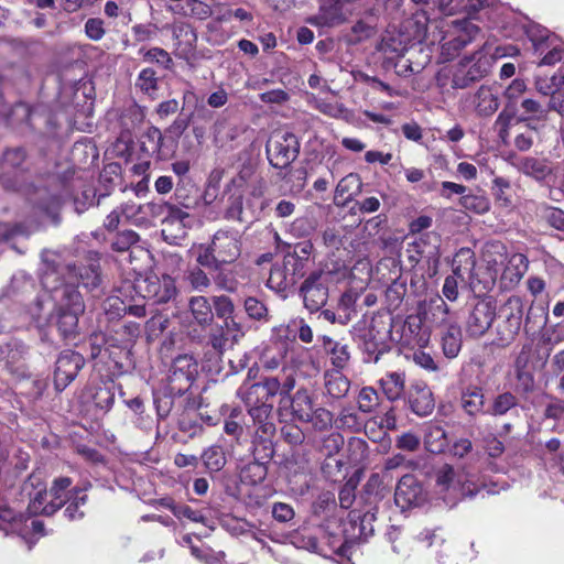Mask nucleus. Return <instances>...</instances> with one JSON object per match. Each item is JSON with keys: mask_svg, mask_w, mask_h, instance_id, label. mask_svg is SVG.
<instances>
[{"mask_svg": "<svg viewBox=\"0 0 564 564\" xmlns=\"http://www.w3.org/2000/svg\"><path fill=\"white\" fill-rule=\"evenodd\" d=\"M296 384L295 371L282 367L275 375L261 376L258 382L242 384L237 395L245 405H257L270 408V416L273 412L271 400L279 397L278 413L282 417L290 414L293 420L304 423L314 410V401L306 388H300L292 394Z\"/></svg>", "mask_w": 564, "mask_h": 564, "instance_id": "obj_1", "label": "nucleus"}, {"mask_svg": "<svg viewBox=\"0 0 564 564\" xmlns=\"http://www.w3.org/2000/svg\"><path fill=\"white\" fill-rule=\"evenodd\" d=\"M242 249L241 236L237 230H217L209 245L200 246L197 263L209 270H218L235 263Z\"/></svg>", "mask_w": 564, "mask_h": 564, "instance_id": "obj_2", "label": "nucleus"}, {"mask_svg": "<svg viewBox=\"0 0 564 564\" xmlns=\"http://www.w3.org/2000/svg\"><path fill=\"white\" fill-rule=\"evenodd\" d=\"M352 339L365 364H378L393 347L391 325L375 317L369 325L355 327Z\"/></svg>", "mask_w": 564, "mask_h": 564, "instance_id": "obj_3", "label": "nucleus"}, {"mask_svg": "<svg viewBox=\"0 0 564 564\" xmlns=\"http://www.w3.org/2000/svg\"><path fill=\"white\" fill-rule=\"evenodd\" d=\"M246 408L257 427L252 440L251 459L269 465L275 453L273 436L276 431L273 416H270V408L268 405H246Z\"/></svg>", "mask_w": 564, "mask_h": 564, "instance_id": "obj_4", "label": "nucleus"}, {"mask_svg": "<svg viewBox=\"0 0 564 564\" xmlns=\"http://www.w3.org/2000/svg\"><path fill=\"white\" fill-rule=\"evenodd\" d=\"M491 68L490 57L482 52L464 56L451 69V86L465 89L485 78Z\"/></svg>", "mask_w": 564, "mask_h": 564, "instance_id": "obj_5", "label": "nucleus"}, {"mask_svg": "<svg viewBox=\"0 0 564 564\" xmlns=\"http://www.w3.org/2000/svg\"><path fill=\"white\" fill-rule=\"evenodd\" d=\"M28 152L22 147L7 149L0 159V184L6 191L19 192L26 184Z\"/></svg>", "mask_w": 564, "mask_h": 564, "instance_id": "obj_6", "label": "nucleus"}, {"mask_svg": "<svg viewBox=\"0 0 564 564\" xmlns=\"http://www.w3.org/2000/svg\"><path fill=\"white\" fill-rule=\"evenodd\" d=\"M334 285L333 272L323 270L312 272L300 288L305 308L311 313L324 308Z\"/></svg>", "mask_w": 564, "mask_h": 564, "instance_id": "obj_7", "label": "nucleus"}, {"mask_svg": "<svg viewBox=\"0 0 564 564\" xmlns=\"http://www.w3.org/2000/svg\"><path fill=\"white\" fill-rule=\"evenodd\" d=\"M527 90L524 80L516 78L506 88L503 96L506 104L501 112L498 115L494 123V129L497 131L498 138L502 143H507L510 137V128L519 111V105L523 94Z\"/></svg>", "mask_w": 564, "mask_h": 564, "instance_id": "obj_8", "label": "nucleus"}, {"mask_svg": "<svg viewBox=\"0 0 564 564\" xmlns=\"http://www.w3.org/2000/svg\"><path fill=\"white\" fill-rule=\"evenodd\" d=\"M133 288L143 300L151 301L153 304L169 303L178 293L175 280L167 274L161 276L151 274L137 279Z\"/></svg>", "mask_w": 564, "mask_h": 564, "instance_id": "obj_9", "label": "nucleus"}, {"mask_svg": "<svg viewBox=\"0 0 564 564\" xmlns=\"http://www.w3.org/2000/svg\"><path fill=\"white\" fill-rule=\"evenodd\" d=\"M524 304L520 296H510L500 308L497 335L500 345L511 344L522 325Z\"/></svg>", "mask_w": 564, "mask_h": 564, "instance_id": "obj_10", "label": "nucleus"}, {"mask_svg": "<svg viewBox=\"0 0 564 564\" xmlns=\"http://www.w3.org/2000/svg\"><path fill=\"white\" fill-rule=\"evenodd\" d=\"M198 376V362L191 355L174 358L167 377L166 390L182 397L186 394Z\"/></svg>", "mask_w": 564, "mask_h": 564, "instance_id": "obj_11", "label": "nucleus"}, {"mask_svg": "<svg viewBox=\"0 0 564 564\" xmlns=\"http://www.w3.org/2000/svg\"><path fill=\"white\" fill-rule=\"evenodd\" d=\"M300 141L292 132L276 134L267 142L265 153L274 169H288L300 154Z\"/></svg>", "mask_w": 564, "mask_h": 564, "instance_id": "obj_12", "label": "nucleus"}, {"mask_svg": "<svg viewBox=\"0 0 564 564\" xmlns=\"http://www.w3.org/2000/svg\"><path fill=\"white\" fill-rule=\"evenodd\" d=\"M427 501V491L423 484L412 474L403 475L394 490V502L402 512L419 508Z\"/></svg>", "mask_w": 564, "mask_h": 564, "instance_id": "obj_13", "label": "nucleus"}, {"mask_svg": "<svg viewBox=\"0 0 564 564\" xmlns=\"http://www.w3.org/2000/svg\"><path fill=\"white\" fill-rule=\"evenodd\" d=\"M85 366L82 354L65 349L59 352L54 369V388L57 392L64 391L78 376Z\"/></svg>", "mask_w": 564, "mask_h": 564, "instance_id": "obj_14", "label": "nucleus"}, {"mask_svg": "<svg viewBox=\"0 0 564 564\" xmlns=\"http://www.w3.org/2000/svg\"><path fill=\"white\" fill-rule=\"evenodd\" d=\"M159 208H167V214L161 220L164 239L169 243L178 245L187 236V229L191 228L193 220L192 215L170 204H162Z\"/></svg>", "mask_w": 564, "mask_h": 564, "instance_id": "obj_15", "label": "nucleus"}, {"mask_svg": "<svg viewBox=\"0 0 564 564\" xmlns=\"http://www.w3.org/2000/svg\"><path fill=\"white\" fill-rule=\"evenodd\" d=\"M496 316V305L488 299H477L466 319V332L470 337L482 336Z\"/></svg>", "mask_w": 564, "mask_h": 564, "instance_id": "obj_16", "label": "nucleus"}, {"mask_svg": "<svg viewBox=\"0 0 564 564\" xmlns=\"http://www.w3.org/2000/svg\"><path fill=\"white\" fill-rule=\"evenodd\" d=\"M404 401L410 411L420 417L431 415L435 409L434 394L424 381L412 382L406 389Z\"/></svg>", "mask_w": 564, "mask_h": 564, "instance_id": "obj_17", "label": "nucleus"}, {"mask_svg": "<svg viewBox=\"0 0 564 564\" xmlns=\"http://www.w3.org/2000/svg\"><path fill=\"white\" fill-rule=\"evenodd\" d=\"M131 349L132 347L119 343L118 337H110L105 355H107L111 376H121L128 371L132 365Z\"/></svg>", "mask_w": 564, "mask_h": 564, "instance_id": "obj_18", "label": "nucleus"}, {"mask_svg": "<svg viewBox=\"0 0 564 564\" xmlns=\"http://www.w3.org/2000/svg\"><path fill=\"white\" fill-rule=\"evenodd\" d=\"M200 200V195L197 186L191 178H183L177 181L173 197L169 202L162 204L174 205L176 208H183L188 212L195 209Z\"/></svg>", "mask_w": 564, "mask_h": 564, "instance_id": "obj_19", "label": "nucleus"}, {"mask_svg": "<svg viewBox=\"0 0 564 564\" xmlns=\"http://www.w3.org/2000/svg\"><path fill=\"white\" fill-rule=\"evenodd\" d=\"M318 340L325 354L329 356L333 370L343 371L349 366L351 355L347 344L335 340L328 335L319 336Z\"/></svg>", "mask_w": 564, "mask_h": 564, "instance_id": "obj_20", "label": "nucleus"}, {"mask_svg": "<svg viewBox=\"0 0 564 564\" xmlns=\"http://www.w3.org/2000/svg\"><path fill=\"white\" fill-rule=\"evenodd\" d=\"M72 485L73 479L67 476L57 477L52 481L48 490L51 500L45 505L44 516H53L66 505L68 497L72 496Z\"/></svg>", "mask_w": 564, "mask_h": 564, "instance_id": "obj_21", "label": "nucleus"}, {"mask_svg": "<svg viewBox=\"0 0 564 564\" xmlns=\"http://www.w3.org/2000/svg\"><path fill=\"white\" fill-rule=\"evenodd\" d=\"M381 50L387 55L384 61L386 66H393L398 75L409 76L420 72V65L413 66L411 61L405 58V47H392V45L387 40H383L381 43Z\"/></svg>", "mask_w": 564, "mask_h": 564, "instance_id": "obj_22", "label": "nucleus"}, {"mask_svg": "<svg viewBox=\"0 0 564 564\" xmlns=\"http://www.w3.org/2000/svg\"><path fill=\"white\" fill-rule=\"evenodd\" d=\"M459 402L464 412L470 417L486 414L485 393L479 386L469 384L463 389Z\"/></svg>", "mask_w": 564, "mask_h": 564, "instance_id": "obj_23", "label": "nucleus"}, {"mask_svg": "<svg viewBox=\"0 0 564 564\" xmlns=\"http://www.w3.org/2000/svg\"><path fill=\"white\" fill-rule=\"evenodd\" d=\"M473 105L477 116L491 117L499 108L498 94L490 86L481 85L473 97Z\"/></svg>", "mask_w": 564, "mask_h": 564, "instance_id": "obj_24", "label": "nucleus"}, {"mask_svg": "<svg viewBox=\"0 0 564 564\" xmlns=\"http://www.w3.org/2000/svg\"><path fill=\"white\" fill-rule=\"evenodd\" d=\"M476 267L475 252L470 248H460L453 258V274L457 275L460 282L466 283L474 279Z\"/></svg>", "mask_w": 564, "mask_h": 564, "instance_id": "obj_25", "label": "nucleus"}, {"mask_svg": "<svg viewBox=\"0 0 564 564\" xmlns=\"http://www.w3.org/2000/svg\"><path fill=\"white\" fill-rule=\"evenodd\" d=\"M345 438L344 436L338 432H333L322 438L321 442V452L326 456V460L324 462L322 469L325 474L330 476V471L328 470L330 468V460H333L340 470L343 466V462L340 459H335L334 456L337 455L340 449L344 447Z\"/></svg>", "mask_w": 564, "mask_h": 564, "instance_id": "obj_26", "label": "nucleus"}, {"mask_svg": "<svg viewBox=\"0 0 564 564\" xmlns=\"http://www.w3.org/2000/svg\"><path fill=\"white\" fill-rule=\"evenodd\" d=\"M91 487L90 482H87L85 486L79 487L75 486L69 490L72 494L70 497H68V500L66 502V508L64 510V516L69 521H76L82 520L85 517L84 507L88 502V496L86 491Z\"/></svg>", "mask_w": 564, "mask_h": 564, "instance_id": "obj_27", "label": "nucleus"}, {"mask_svg": "<svg viewBox=\"0 0 564 564\" xmlns=\"http://www.w3.org/2000/svg\"><path fill=\"white\" fill-rule=\"evenodd\" d=\"M362 181L359 174L349 173L344 176L335 189L334 202L337 205H345L361 193Z\"/></svg>", "mask_w": 564, "mask_h": 564, "instance_id": "obj_28", "label": "nucleus"}, {"mask_svg": "<svg viewBox=\"0 0 564 564\" xmlns=\"http://www.w3.org/2000/svg\"><path fill=\"white\" fill-rule=\"evenodd\" d=\"M380 388L389 401H397L404 397L405 389V373L401 371L387 372L379 380Z\"/></svg>", "mask_w": 564, "mask_h": 564, "instance_id": "obj_29", "label": "nucleus"}, {"mask_svg": "<svg viewBox=\"0 0 564 564\" xmlns=\"http://www.w3.org/2000/svg\"><path fill=\"white\" fill-rule=\"evenodd\" d=\"M297 283L296 279L286 271L285 265L282 263H274L269 273L267 286L276 293H285Z\"/></svg>", "mask_w": 564, "mask_h": 564, "instance_id": "obj_30", "label": "nucleus"}, {"mask_svg": "<svg viewBox=\"0 0 564 564\" xmlns=\"http://www.w3.org/2000/svg\"><path fill=\"white\" fill-rule=\"evenodd\" d=\"M325 393L333 399H341L350 389L349 379L338 370H327L324 375Z\"/></svg>", "mask_w": 564, "mask_h": 564, "instance_id": "obj_31", "label": "nucleus"}, {"mask_svg": "<svg viewBox=\"0 0 564 564\" xmlns=\"http://www.w3.org/2000/svg\"><path fill=\"white\" fill-rule=\"evenodd\" d=\"M463 346L462 329L458 325H448L441 334V347L444 356L454 359L458 356Z\"/></svg>", "mask_w": 564, "mask_h": 564, "instance_id": "obj_32", "label": "nucleus"}, {"mask_svg": "<svg viewBox=\"0 0 564 564\" xmlns=\"http://www.w3.org/2000/svg\"><path fill=\"white\" fill-rule=\"evenodd\" d=\"M140 151L145 158L161 159L163 135L159 128L151 126L140 137Z\"/></svg>", "mask_w": 564, "mask_h": 564, "instance_id": "obj_33", "label": "nucleus"}, {"mask_svg": "<svg viewBox=\"0 0 564 564\" xmlns=\"http://www.w3.org/2000/svg\"><path fill=\"white\" fill-rule=\"evenodd\" d=\"M424 445L427 452L441 454L448 446L447 433L443 426L430 423L424 433Z\"/></svg>", "mask_w": 564, "mask_h": 564, "instance_id": "obj_34", "label": "nucleus"}, {"mask_svg": "<svg viewBox=\"0 0 564 564\" xmlns=\"http://www.w3.org/2000/svg\"><path fill=\"white\" fill-rule=\"evenodd\" d=\"M440 238L436 234H424L414 243L425 262L437 267L440 261Z\"/></svg>", "mask_w": 564, "mask_h": 564, "instance_id": "obj_35", "label": "nucleus"}, {"mask_svg": "<svg viewBox=\"0 0 564 564\" xmlns=\"http://www.w3.org/2000/svg\"><path fill=\"white\" fill-rule=\"evenodd\" d=\"M519 170L536 181H544L552 174V167L546 159L533 156L523 158L519 163Z\"/></svg>", "mask_w": 564, "mask_h": 564, "instance_id": "obj_36", "label": "nucleus"}, {"mask_svg": "<svg viewBox=\"0 0 564 564\" xmlns=\"http://www.w3.org/2000/svg\"><path fill=\"white\" fill-rule=\"evenodd\" d=\"M188 307L194 321L200 326H210L214 321L213 306L208 299L198 295L189 300Z\"/></svg>", "mask_w": 564, "mask_h": 564, "instance_id": "obj_37", "label": "nucleus"}, {"mask_svg": "<svg viewBox=\"0 0 564 564\" xmlns=\"http://www.w3.org/2000/svg\"><path fill=\"white\" fill-rule=\"evenodd\" d=\"M89 398L95 406L101 411H109L115 403L113 384L99 382L88 388Z\"/></svg>", "mask_w": 564, "mask_h": 564, "instance_id": "obj_38", "label": "nucleus"}, {"mask_svg": "<svg viewBox=\"0 0 564 564\" xmlns=\"http://www.w3.org/2000/svg\"><path fill=\"white\" fill-rule=\"evenodd\" d=\"M519 399L517 394L511 391L498 393L491 401L490 405L486 409V414L490 416H505L511 410L517 409Z\"/></svg>", "mask_w": 564, "mask_h": 564, "instance_id": "obj_39", "label": "nucleus"}, {"mask_svg": "<svg viewBox=\"0 0 564 564\" xmlns=\"http://www.w3.org/2000/svg\"><path fill=\"white\" fill-rule=\"evenodd\" d=\"M267 475L268 464L251 459L241 467L239 478L245 485L256 486L261 484Z\"/></svg>", "mask_w": 564, "mask_h": 564, "instance_id": "obj_40", "label": "nucleus"}, {"mask_svg": "<svg viewBox=\"0 0 564 564\" xmlns=\"http://www.w3.org/2000/svg\"><path fill=\"white\" fill-rule=\"evenodd\" d=\"M82 314L84 313L57 308L56 326L64 339H69L77 334L78 319Z\"/></svg>", "mask_w": 564, "mask_h": 564, "instance_id": "obj_41", "label": "nucleus"}, {"mask_svg": "<svg viewBox=\"0 0 564 564\" xmlns=\"http://www.w3.org/2000/svg\"><path fill=\"white\" fill-rule=\"evenodd\" d=\"M173 37L176 41L177 48L183 53H191L196 47L197 34L195 29L188 23H178L173 28Z\"/></svg>", "mask_w": 564, "mask_h": 564, "instance_id": "obj_42", "label": "nucleus"}, {"mask_svg": "<svg viewBox=\"0 0 564 564\" xmlns=\"http://www.w3.org/2000/svg\"><path fill=\"white\" fill-rule=\"evenodd\" d=\"M408 292L406 280L398 278L387 288L384 299L390 312L399 310Z\"/></svg>", "mask_w": 564, "mask_h": 564, "instance_id": "obj_43", "label": "nucleus"}, {"mask_svg": "<svg viewBox=\"0 0 564 564\" xmlns=\"http://www.w3.org/2000/svg\"><path fill=\"white\" fill-rule=\"evenodd\" d=\"M521 112L516 116L513 121L523 122L528 120H542L546 117L547 110L535 99L522 98L519 105Z\"/></svg>", "mask_w": 564, "mask_h": 564, "instance_id": "obj_44", "label": "nucleus"}, {"mask_svg": "<svg viewBox=\"0 0 564 564\" xmlns=\"http://www.w3.org/2000/svg\"><path fill=\"white\" fill-rule=\"evenodd\" d=\"M58 308L73 312H85V302L77 286L73 284H65L62 288Z\"/></svg>", "mask_w": 564, "mask_h": 564, "instance_id": "obj_45", "label": "nucleus"}, {"mask_svg": "<svg viewBox=\"0 0 564 564\" xmlns=\"http://www.w3.org/2000/svg\"><path fill=\"white\" fill-rule=\"evenodd\" d=\"M134 85L141 93L154 98L159 90V76L156 70L152 67L141 69Z\"/></svg>", "mask_w": 564, "mask_h": 564, "instance_id": "obj_46", "label": "nucleus"}, {"mask_svg": "<svg viewBox=\"0 0 564 564\" xmlns=\"http://www.w3.org/2000/svg\"><path fill=\"white\" fill-rule=\"evenodd\" d=\"M138 54L142 56L143 62L156 64L166 70L171 69L174 65L170 53L159 46H153L150 48L141 47Z\"/></svg>", "mask_w": 564, "mask_h": 564, "instance_id": "obj_47", "label": "nucleus"}, {"mask_svg": "<svg viewBox=\"0 0 564 564\" xmlns=\"http://www.w3.org/2000/svg\"><path fill=\"white\" fill-rule=\"evenodd\" d=\"M471 41L469 33H460L449 39H444L441 44V54L445 61L453 59Z\"/></svg>", "mask_w": 564, "mask_h": 564, "instance_id": "obj_48", "label": "nucleus"}, {"mask_svg": "<svg viewBox=\"0 0 564 564\" xmlns=\"http://www.w3.org/2000/svg\"><path fill=\"white\" fill-rule=\"evenodd\" d=\"M202 459L210 473L221 470L227 462L226 454L220 445H212L206 448L202 454Z\"/></svg>", "mask_w": 564, "mask_h": 564, "instance_id": "obj_49", "label": "nucleus"}, {"mask_svg": "<svg viewBox=\"0 0 564 564\" xmlns=\"http://www.w3.org/2000/svg\"><path fill=\"white\" fill-rule=\"evenodd\" d=\"M7 357H6V368L12 375L17 377H24L26 373L25 358H24V348L20 345H17V348L11 349L7 348Z\"/></svg>", "mask_w": 564, "mask_h": 564, "instance_id": "obj_50", "label": "nucleus"}, {"mask_svg": "<svg viewBox=\"0 0 564 564\" xmlns=\"http://www.w3.org/2000/svg\"><path fill=\"white\" fill-rule=\"evenodd\" d=\"M304 423H310L316 432H325L332 429L334 424V414L326 408H314Z\"/></svg>", "mask_w": 564, "mask_h": 564, "instance_id": "obj_51", "label": "nucleus"}, {"mask_svg": "<svg viewBox=\"0 0 564 564\" xmlns=\"http://www.w3.org/2000/svg\"><path fill=\"white\" fill-rule=\"evenodd\" d=\"M527 35L529 40L532 42L534 51L541 55L544 53L546 48L550 47V42L554 41L549 30L542 28L539 24L529 26L527 30Z\"/></svg>", "mask_w": 564, "mask_h": 564, "instance_id": "obj_52", "label": "nucleus"}, {"mask_svg": "<svg viewBox=\"0 0 564 564\" xmlns=\"http://www.w3.org/2000/svg\"><path fill=\"white\" fill-rule=\"evenodd\" d=\"M346 451L348 463L358 465L367 458L368 443L361 437H349Z\"/></svg>", "mask_w": 564, "mask_h": 564, "instance_id": "obj_53", "label": "nucleus"}, {"mask_svg": "<svg viewBox=\"0 0 564 564\" xmlns=\"http://www.w3.org/2000/svg\"><path fill=\"white\" fill-rule=\"evenodd\" d=\"M243 307L249 318L267 323L270 319L268 306L254 296H248L243 301Z\"/></svg>", "mask_w": 564, "mask_h": 564, "instance_id": "obj_54", "label": "nucleus"}, {"mask_svg": "<svg viewBox=\"0 0 564 564\" xmlns=\"http://www.w3.org/2000/svg\"><path fill=\"white\" fill-rule=\"evenodd\" d=\"M113 333L110 337H118L119 343L133 347L141 334V326L135 322H127L113 329Z\"/></svg>", "mask_w": 564, "mask_h": 564, "instance_id": "obj_55", "label": "nucleus"}, {"mask_svg": "<svg viewBox=\"0 0 564 564\" xmlns=\"http://www.w3.org/2000/svg\"><path fill=\"white\" fill-rule=\"evenodd\" d=\"M528 258L522 253H514L510 257L505 275L509 276L511 282H519L528 270Z\"/></svg>", "mask_w": 564, "mask_h": 564, "instance_id": "obj_56", "label": "nucleus"}, {"mask_svg": "<svg viewBox=\"0 0 564 564\" xmlns=\"http://www.w3.org/2000/svg\"><path fill=\"white\" fill-rule=\"evenodd\" d=\"M459 204L466 210L482 215L490 209L489 199L481 194H465L459 198Z\"/></svg>", "mask_w": 564, "mask_h": 564, "instance_id": "obj_57", "label": "nucleus"}, {"mask_svg": "<svg viewBox=\"0 0 564 564\" xmlns=\"http://www.w3.org/2000/svg\"><path fill=\"white\" fill-rule=\"evenodd\" d=\"M336 424L338 429L349 432H359L364 427V421L360 415L351 410L343 409L339 413L338 419L336 420Z\"/></svg>", "mask_w": 564, "mask_h": 564, "instance_id": "obj_58", "label": "nucleus"}, {"mask_svg": "<svg viewBox=\"0 0 564 564\" xmlns=\"http://www.w3.org/2000/svg\"><path fill=\"white\" fill-rule=\"evenodd\" d=\"M80 283L89 291L98 289L101 284V274L99 264H89L79 269Z\"/></svg>", "mask_w": 564, "mask_h": 564, "instance_id": "obj_59", "label": "nucleus"}, {"mask_svg": "<svg viewBox=\"0 0 564 564\" xmlns=\"http://www.w3.org/2000/svg\"><path fill=\"white\" fill-rule=\"evenodd\" d=\"M282 440L290 446H300L305 442V433L294 422H284L280 429Z\"/></svg>", "mask_w": 564, "mask_h": 564, "instance_id": "obj_60", "label": "nucleus"}, {"mask_svg": "<svg viewBox=\"0 0 564 564\" xmlns=\"http://www.w3.org/2000/svg\"><path fill=\"white\" fill-rule=\"evenodd\" d=\"M319 18L326 25H336L343 22L341 8L333 0H325L321 7Z\"/></svg>", "mask_w": 564, "mask_h": 564, "instance_id": "obj_61", "label": "nucleus"}, {"mask_svg": "<svg viewBox=\"0 0 564 564\" xmlns=\"http://www.w3.org/2000/svg\"><path fill=\"white\" fill-rule=\"evenodd\" d=\"M295 325L294 319L291 321L289 324H281L278 326H274L272 328V340L276 344H280V347L285 346L286 351L289 350V344H292L296 340L295 338Z\"/></svg>", "mask_w": 564, "mask_h": 564, "instance_id": "obj_62", "label": "nucleus"}, {"mask_svg": "<svg viewBox=\"0 0 564 564\" xmlns=\"http://www.w3.org/2000/svg\"><path fill=\"white\" fill-rule=\"evenodd\" d=\"M516 392L522 397H528L535 391V378L532 370L514 371Z\"/></svg>", "mask_w": 564, "mask_h": 564, "instance_id": "obj_63", "label": "nucleus"}, {"mask_svg": "<svg viewBox=\"0 0 564 564\" xmlns=\"http://www.w3.org/2000/svg\"><path fill=\"white\" fill-rule=\"evenodd\" d=\"M380 397L372 387H364L358 394V409L364 413L372 412L379 405Z\"/></svg>", "mask_w": 564, "mask_h": 564, "instance_id": "obj_64", "label": "nucleus"}]
</instances>
